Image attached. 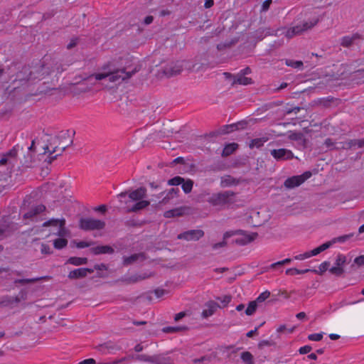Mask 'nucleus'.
<instances>
[{
	"instance_id": "2",
	"label": "nucleus",
	"mask_w": 364,
	"mask_h": 364,
	"mask_svg": "<svg viewBox=\"0 0 364 364\" xmlns=\"http://www.w3.org/2000/svg\"><path fill=\"white\" fill-rule=\"evenodd\" d=\"M65 219H50L43 223L44 227L52 226L54 228V234L59 237L54 240L53 246L55 249L60 250L66 247L68 240L65 238L68 236L69 232L65 227Z\"/></svg>"
},
{
	"instance_id": "30",
	"label": "nucleus",
	"mask_w": 364,
	"mask_h": 364,
	"mask_svg": "<svg viewBox=\"0 0 364 364\" xmlns=\"http://www.w3.org/2000/svg\"><path fill=\"white\" fill-rule=\"evenodd\" d=\"M291 262V259L286 258V259H284L283 260H281V261H279V262H277L271 264L270 266L269 267V268L270 269H274L277 268L279 266H282L284 264H289Z\"/></svg>"
},
{
	"instance_id": "37",
	"label": "nucleus",
	"mask_w": 364,
	"mask_h": 364,
	"mask_svg": "<svg viewBox=\"0 0 364 364\" xmlns=\"http://www.w3.org/2000/svg\"><path fill=\"white\" fill-rule=\"evenodd\" d=\"M40 279H41V278H32V279H14V282L15 284L20 283V284H27V283H31V282H37V281H38Z\"/></svg>"
},
{
	"instance_id": "60",
	"label": "nucleus",
	"mask_w": 364,
	"mask_h": 364,
	"mask_svg": "<svg viewBox=\"0 0 364 364\" xmlns=\"http://www.w3.org/2000/svg\"><path fill=\"white\" fill-rule=\"evenodd\" d=\"M153 20H154L153 17L151 16H149L145 18L144 23L148 25V24L151 23Z\"/></svg>"
},
{
	"instance_id": "39",
	"label": "nucleus",
	"mask_w": 364,
	"mask_h": 364,
	"mask_svg": "<svg viewBox=\"0 0 364 364\" xmlns=\"http://www.w3.org/2000/svg\"><path fill=\"white\" fill-rule=\"evenodd\" d=\"M182 328L178 326H168L164 327L162 331L164 333H173L181 330Z\"/></svg>"
},
{
	"instance_id": "26",
	"label": "nucleus",
	"mask_w": 364,
	"mask_h": 364,
	"mask_svg": "<svg viewBox=\"0 0 364 364\" xmlns=\"http://www.w3.org/2000/svg\"><path fill=\"white\" fill-rule=\"evenodd\" d=\"M310 269H298L296 268H289L286 269L285 273L287 275H296V274H305L308 272H309Z\"/></svg>"
},
{
	"instance_id": "11",
	"label": "nucleus",
	"mask_w": 364,
	"mask_h": 364,
	"mask_svg": "<svg viewBox=\"0 0 364 364\" xmlns=\"http://www.w3.org/2000/svg\"><path fill=\"white\" fill-rule=\"evenodd\" d=\"M137 358L139 360L149 362L154 364H172V361L171 360L169 357H166L165 355H154L149 356L146 355H138Z\"/></svg>"
},
{
	"instance_id": "14",
	"label": "nucleus",
	"mask_w": 364,
	"mask_h": 364,
	"mask_svg": "<svg viewBox=\"0 0 364 364\" xmlns=\"http://www.w3.org/2000/svg\"><path fill=\"white\" fill-rule=\"evenodd\" d=\"M218 308L219 305L213 301L205 303L201 313L202 318H207L213 316Z\"/></svg>"
},
{
	"instance_id": "57",
	"label": "nucleus",
	"mask_w": 364,
	"mask_h": 364,
	"mask_svg": "<svg viewBox=\"0 0 364 364\" xmlns=\"http://www.w3.org/2000/svg\"><path fill=\"white\" fill-rule=\"evenodd\" d=\"M57 151L56 147L53 148L52 150L50 149L49 146H46L45 149V154L49 153L50 155L55 153Z\"/></svg>"
},
{
	"instance_id": "12",
	"label": "nucleus",
	"mask_w": 364,
	"mask_h": 364,
	"mask_svg": "<svg viewBox=\"0 0 364 364\" xmlns=\"http://www.w3.org/2000/svg\"><path fill=\"white\" fill-rule=\"evenodd\" d=\"M271 155L277 161L289 160L294 158V154L291 150L287 149H273L270 151Z\"/></svg>"
},
{
	"instance_id": "13",
	"label": "nucleus",
	"mask_w": 364,
	"mask_h": 364,
	"mask_svg": "<svg viewBox=\"0 0 364 364\" xmlns=\"http://www.w3.org/2000/svg\"><path fill=\"white\" fill-rule=\"evenodd\" d=\"M204 235V232L201 230H192L184 232L178 235V239L186 240L187 241L198 240Z\"/></svg>"
},
{
	"instance_id": "5",
	"label": "nucleus",
	"mask_w": 364,
	"mask_h": 364,
	"mask_svg": "<svg viewBox=\"0 0 364 364\" xmlns=\"http://www.w3.org/2000/svg\"><path fill=\"white\" fill-rule=\"evenodd\" d=\"M235 193L227 191L220 193H213L210 196L208 202L213 206L223 208L227 205L234 203Z\"/></svg>"
},
{
	"instance_id": "27",
	"label": "nucleus",
	"mask_w": 364,
	"mask_h": 364,
	"mask_svg": "<svg viewBox=\"0 0 364 364\" xmlns=\"http://www.w3.org/2000/svg\"><path fill=\"white\" fill-rule=\"evenodd\" d=\"M139 258L144 259V255L142 254H134L131 255L130 257H125L124 259V262L125 264H130L132 262L138 260Z\"/></svg>"
},
{
	"instance_id": "56",
	"label": "nucleus",
	"mask_w": 364,
	"mask_h": 364,
	"mask_svg": "<svg viewBox=\"0 0 364 364\" xmlns=\"http://www.w3.org/2000/svg\"><path fill=\"white\" fill-rule=\"evenodd\" d=\"M259 327H255L254 330H251L249 332L247 333V336L250 338L252 337L255 333H256L258 331Z\"/></svg>"
},
{
	"instance_id": "63",
	"label": "nucleus",
	"mask_w": 364,
	"mask_h": 364,
	"mask_svg": "<svg viewBox=\"0 0 364 364\" xmlns=\"http://www.w3.org/2000/svg\"><path fill=\"white\" fill-rule=\"evenodd\" d=\"M97 211H100V212H102V213H104L105 210H106V206L102 205H100L98 206L97 208H96L95 209Z\"/></svg>"
},
{
	"instance_id": "43",
	"label": "nucleus",
	"mask_w": 364,
	"mask_h": 364,
	"mask_svg": "<svg viewBox=\"0 0 364 364\" xmlns=\"http://www.w3.org/2000/svg\"><path fill=\"white\" fill-rule=\"evenodd\" d=\"M353 236V234H352V233L348 234V235H344L340 236L338 238H336V241L339 242H344L346 240L351 238Z\"/></svg>"
},
{
	"instance_id": "8",
	"label": "nucleus",
	"mask_w": 364,
	"mask_h": 364,
	"mask_svg": "<svg viewBox=\"0 0 364 364\" xmlns=\"http://www.w3.org/2000/svg\"><path fill=\"white\" fill-rule=\"evenodd\" d=\"M347 262V257L343 254H338L334 262V264L329 269V272L336 276H341L344 272V267Z\"/></svg>"
},
{
	"instance_id": "9",
	"label": "nucleus",
	"mask_w": 364,
	"mask_h": 364,
	"mask_svg": "<svg viewBox=\"0 0 364 364\" xmlns=\"http://www.w3.org/2000/svg\"><path fill=\"white\" fill-rule=\"evenodd\" d=\"M331 245H332L331 242H325V243L322 244L321 245L314 248L311 251L295 255L294 257V259L296 260H304V259L310 258L313 256H316V255L320 254L321 252H322L323 251L329 248L331 246Z\"/></svg>"
},
{
	"instance_id": "25",
	"label": "nucleus",
	"mask_w": 364,
	"mask_h": 364,
	"mask_svg": "<svg viewBox=\"0 0 364 364\" xmlns=\"http://www.w3.org/2000/svg\"><path fill=\"white\" fill-rule=\"evenodd\" d=\"M20 295L21 298H19L18 296L11 297L6 302L2 301V303H5V305H13L14 304L18 303L21 301V299L24 300L26 299V294H24L23 292L21 291L20 293Z\"/></svg>"
},
{
	"instance_id": "1",
	"label": "nucleus",
	"mask_w": 364,
	"mask_h": 364,
	"mask_svg": "<svg viewBox=\"0 0 364 364\" xmlns=\"http://www.w3.org/2000/svg\"><path fill=\"white\" fill-rule=\"evenodd\" d=\"M132 61V59L129 55L114 59L102 67V73H96L90 76L89 80L92 81L93 79L101 80L107 77L111 82L128 79L136 72V69L132 71L127 70L131 67Z\"/></svg>"
},
{
	"instance_id": "48",
	"label": "nucleus",
	"mask_w": 364,
	"mask_h": 364,
	"mask_svg": "<svg viewBox=\"0 0 364 364\" xmlns=\"http://www.w3.org/2000/svg\"><path fill=\"white\" fill-rule=\"evenodd\" d=\"M166 291L164 289H158L154 291V294L157 298L162 297Z\"/></svg>"
},
{
	"instance_id": "45",
	"label": "nucleus",
	"mask_w": 364,
	"mask_h": 364,
	"mask_svg": "<svg viewBox=\"0 0 364 364\" xmlns=\"http://www.w3.org/2000/svg\"><path fill=\"white\" fill-rule=\"evenodd\" d=\"M311 350V347L309 346H304L299 348V352L300 354H306Z\"/></svg>"
},
{
	"instance_id": "59",
	"label": "nucleus",
	"mask_w": 364,
	"mask_h": 364,
	"mask_svg": "<svg viewBox=\"0 0 364 364\" xmlns=\"http://www.w3.org/2000/svg\"><path fill=\"white\" fill-rule=\"evenodd\" d=\"M9 159L6 156V155L4 154L2 158L0 159V164L1 165H4V164H6L7 162H9Z\"/></svg>"
},
{
	"instance_id": "61",
	"label": "nucleus",
	"mask_w": 364,
	"mask_h": 364,
	"mask_svg": "<svg viewBox=\"0 0 364 364\" xmlns=\"http://www.w3.org/2000/svg\"><path fill=\"white\" fill-rule=\"evenodd\" d=\"M257 33H262L259 36H258V39H259V41L262 40V39L264 38V36H267V35H269V31H267V32L264 34V31H257Z\"/></svg>"
},
{
	"instance_id": "58",
	"label": "nucleus",
	"mask_w": 364,
	"mask_h": 364,
	"mask_svg": "<svg viewBox=\"0 0 364 364\" xmlns=\"http://www.w3.org/2000/svg\"><path fill=\"white\" fill-rule=\"evenodd\" d=\"M184 316H185V313H184V312H180V313H178V314H176L174 319H175V321H179V320H180V319H181L183 317H184Z\"/></svg>"
},
{
	"instance_id": "4",
	"label": "nucleus",
	"mask_w": 364,
	"mask_h": 364,
	"mask_svg": "<svg viewBox=\"0 0 364 364\" xmlns=\"http://www.w3.org/2000/svg\"><path fill=\"white\" fill-rule=\"evenodd\" d=\"M256 233H248L243 230L237 231H228L226 232L223 235V241L222 242L215 243L213 245V249L216 250L219 247H224L226 245L225 240L228 238L235 236L234 242L239 245H245L252 241H253L256 237Z\"/></svg>"
},
{
	"instance_id": "50",
	"label": "nucleus",
	"mask_w": 364,
	"mask_h": 364,
	"mask_svg": "<svg viewBox=\"0 0 364 364\" xmlns=\"http://www.w3.org/2000/svg\"><path fill=\"white\" fill-rule=\"evenodd\" d=\"M78 364H96V362L93 358H88L80 362Z\"/></svg>"
},
{
	"instance_id": "44",
	"label": "nucleus",
	"mask_w": 364,
	"mask_h": 364,
	"mask_svg": "<svg viewBox=\"0 0 364 364\" xmlns=\"http://www.w3.org/2000/svg\"><path fill=\"white\" fill-rule=\"evenodd\" d=\"M354 263L358 266H363L364 265V255H360L354 259Z\"/></svg>"
},
{
	"instance_id": "18",
	"label": "nucleus",
	"mask_w": 364,
	"mask_h": 364,
	"mask_svg": "<svg viewBox=\"0 0 364 364\" xmlns=\"http://www.w3.org/2000/svg\"><path fill=\"white\" fill-rule=\"evenodd\" d=\"M269 140V138L267 136H262L260 138H257L251 140L250 143V147L251 149L252 148H259L264 145L265 142H267Z\"/></svg>"
},
{
	"instance_id": "38",
	"label": "nucleus",
	"mask_w": 364,
	"mask_h": 364,
	"mask_svg": "<svg viewBox=\"0 0 364 364\" xmlns=\"http://www.w3.org/2000/svg\"><path fill=\"white\" fill-rule=\"evenodd\" d=\"M221 183L223 186H229L235 183V180L228 176L227 178H223Z\"/></svg>"
},
{
	"instance_id": "54",
	"label": "nucleus",
	"mask_w": 364,
	"mask_h": 364,
	"mask_svg": "<svg viewBox=\"0 0 364 364\" xmlns=\"http://www.w3.org/2000/svg\"><path fill=\"white\" fill-rule=\"evenodd\" d=\"M213 0H205L204 6L206 9H209L213 6Z\"/></svg>"
},
{
	"instance_id": "42",
	"label": "nucleus",
	"mask_w": 364,
	"mask_h": 364,
	"mask_svg": "<svg viewBox=\"0 0 364 364\" xmlns=\"http://www.w3.org/2000/svg\"><path fill=\"white\" fill-rule=\"evenodd\" d=\"M41 252L42 254H44V255H50L52 252L50 246L46 244L41 245Z\"/></svg>"
},
{
	"instance_id": "17",
	"label": "nucleus",
	"mask_w": 364,
	"mask_h": 364,
	"mask_svg": "<svg viewBox=\"0 0 364 364\" xmlns=\"http://www.w3.org/2000/svg\"><path fill=\"white\" fill-rule=\"evenodd\" d=\"M358 38H359L358 34H353L350 36H346L341 38V43L344 47H348V46H351Z\"/></svg>"
},
{
	"instance_id": "10",
	"label": "nucleus",
	"mask_w": 364,
	"mask_h": 364,
	"mask_svg": "<svg viewBox=\"0 0 364 364\" xmlns=\"http://www.w3.org/2000/svg\"><path fill=\"white\" fill-rule=\"evenodd\" d=\"M311 176V173L306 171L300 176H294L287 178L284 182V186L287 188H293L300 186L306 180L309 178Z\"/></svg>"
},
{
	"instance_id": "33",
	"label": "nucleus",
	"mask_w": 364,
	"mask_h": 364,
	"mask_svg": "<svg viewBox=\"0 0 364 364\" xmlns=\"http://www.w3.org/2000/svg\"><path fill=\"white\" fill-rule=\"evenodd\" d=\"M183 182V178L180 176H176L168 181L169 186H178Z\"/></svg>"
},
{
	"instance_id": "36",
	"label": "nucleus",
	"mask_w": 364,
	"mask_h": 364,
	"mask_svg": "<svg viewBox=\"0 0 364 364\" xmlns=\"http://www.w3.org/2000/svg\"><path fill=\"white\" fill-rule=\"evenodd\" d=\"M323 333H312L308 336V338L313 341H319L323 338Z\"/></svg>"
},
{
	"instance_id": "49",
	"label": "nucleus",
	"mask_w": 364,
	"mask_h": 364,
	"mask_svg": "<svg viewBox=\"0 0 364 364\" xmlns=\"http://www.w3.org/2000/svg\"><path fill=\"white\" fill-rule=\"evenodd\" d=\"M77 38L71 39L70 43L68 44V48L71 49L75 47L77 44Z\"/></svg>"
},
{
	"instance_id": "31",
	"label": "nucleus",
	"mask_w": 364,
	"mask_h": 364,
	"mask_svg": "<svg viewBox=\"0 0 364 364\" xmlns=\"http://www.w3.org/2000/svg\"><path fill=\"white\" fill-rule=\"evenodd\" d=\"M286 65L294 68H301L303 65V63L301 61H294L292 60H287Z\"/></svg>"
},
{
	"instance_id": "6",
	"label": "nucleus",
	"mask_w": 364,
	"mask_h": 364,
	"mask_svg": "<svg viewBox=\"0 0 364 364\" xmlns=\"http://www.w3.org/2000/svg\"><path fill=\"white\" fill-rule=\"evenodd\" d=\"M318 19H314L313 21L311 22H305L302 23V25H297L292 28H290L284 33L285 36L288 38H292L295 35H298L301 33L303 31H306L311 28H312L314 26H315Z\"/></svg>"
},
{
	"instance_id": "29",
	"label": "nucleus",
	"mask_w": 364,
	"mask_h": 364,
	"mask_svg": "<svg viewBox=\"0 0 364 364\" xmlns=\"http://www.w3.org/2000/svg\"><path fill=\"white\" fill-rule=\"evenodd\" d=\"M182 184V189L186 193H188L191 191L193 188V183L191 180L188 179L186 181H183Z\"/></svg>"
},
{
	"instance_id": "15",
	"label": "nucleus",
	"mask_w": 364,
	"mask_h": 364,
	"mask_svg": "<svg viewBox=\"0 0 364 364\" xmlns=\"http://www.w3.org/2000/svg\"><path fill=\"white\" fill-rule=\"evenodd\" d=\"M92 270L87 268H79L70 272L68 277L70 279L82 278L87 276V274L92 272Z\"/></svg>"
},
{
	"instance_id": "20",
	"label": "nucleus",
	"mask_w": 364,
	"mask_h": 364,
	"mask_svg": "<svg viewBox=\"0 0 364 364\" xmlns=\"http://www.w3.org/2000/svg\"><path fill=\"white\" fill-rule=\"evenodd\" d=\"M233 84H240L243 85H247L252 83V79L245 75H237L234 77V80L232 82Z\"/></svg>"
},
{
	"instance_id": "40",
	"label": "nucleus",
	"mask_w": 364,
	"mask_h": 364,
	"mask_svg": "<svg viewBox=\"0 0 364 364\" xmlns=\"http://www.w3.org/2000/svg\"><path fill=\"white\" fill-rule=\"evenodd\" d=\"M362 76V78L361 79H359L358 80V83H360V82H364V69L363 70H356L353 73V77H358L359 76Z\"/></svg>"
},
{
	"instance_id": "3",
	"label": "nucleus",
	"mask_w": 364,
	"mask_h": 364,
	"mask_svg": "<svg viewBox=\"0 0 364 364\" xmlns=\"http://www.w3.org/2000/svg\"><path fill=\"white\" fill-rule=\"evenodd\" d=\"M146 194V190L144 188H139L129 193V200L124 201L126 208L128 212H136L146 208L150 202L144 200Z\"/></svg>"
},
{
	"instance_id": "53",
	"label": "nucleus",
	"mask_w": 364,
	"mask_h": 364,
	"mask_svg": "<svg viewBox=\"0 0 364 364\" xmlns=\"http://www.w3.org/2000/svg\"><path fill=\"white\" fill-rule=\"evenodd\" d=\"M353 144L360 148L364 147V139L356 140Z\"/></svg>"
},
{
	"instance_id": "32",
	"label": "nucleus",
	"mask_w": 364,
	"mask_h": 364,
	"mask_svg": "<svg viewBox=\"0 0 364 364\" xmlns=\"http://www.w3.org/2000/svg\"><path fill=\"white\" fill-rule=\"evenodd\" d=\"M270 296V292L269 291H264L263 292H262L259 296L257 298V299L255 300V301L257 303H262L263 301H264L267 299H268Z\"/></svg>"
},
{
	"instance_id": "7",
	"label": "nucleus",
	"mask_w": 364,
	"mask_h": 364,
	"mask_svg": "<svg viewBox=\"0 0 364 364\" xmlns=\"http://www.w3.org/2000/svg\"><path fill=\"white\" fill-rule=\"evenodd\" d=\"M80 228L85 230H101L104 228V221L94 218H82L80 221Z\"/></svg>"
},
{
	"instance_id": "21",
	"label": "nucleus",
	"mask_w": 364,
	"mask_h": 364,
	"mask_svg": "<svg viewBox=\"0 0 364 364\" xmlns=\"http://www.w3.org/2000/svg\"><path fill=\"white\" fill-rule=\"evenodd\" d=\"M238 145L236 143H230L227 144L223 151V156H229L233 153L237 148Z\"/></svg>"
},
{
	"instance_id": "46",
	"label": "nucleus",
	"mask_w": 364,
	"mask_h": 364,
	"mask_svg": "<svg viewBox=\"0 0 364 364\" xmlns=\"http://www.w3.org/2000/svg\"><path fill=\"white\" fill-rule=\"evenodd\" d=\"M178 188H172L168 193L167 196L164 198L163 200H166V198H171L173 196H176L177 193L178 192Z\"/></svg>"
},
{
	"instance_id": "55",
	"label": "nucleus",
	"mask_w": 364,
	"mask_h": 364,
	"mask_svg": "<svg viewBox=\"0 0 364 364\" xmlns=\"http://www.w3.org/2000/svg\"><path fill=\"white\" fill-rule=\"evenodd\" d=\"M89 246H90V243L86 242H80L77 245V247L79 248H84V247H89Z\"/></svg>"
},
{
	"instance_id": "23",
	"label": "nucleus",
	"mask_w": 364,
	"mask_h": 364,
	"mask_svg": "<svg viewBox=\"0 0 364 364\" xmlns=\"http://www.w3.org/2000/svg\"><path fill=\"white\" fill-rule=\"evenodd\" d=\"M240 358L245 364H254L253 355L248 351L242 352Z\"/></svg>"
},
{
	"instance_id": "64",
	"label": "nucleus",
	"mask_w": 364,
	"mask_h": 364,
	"mask_svg": "<svg viewBox=\"0 0 364 364\" xmlns=\"http://www.w3.org/2000/svg\"><path fill=\"white\" fill-rule=\"evenodd\" d=\"M329 338L331 339V340H338L339 338H340V336L338 335V334H336V333H331L329 335Z\"/></svg>"
},
{
	"instance_id": "47",
	"label": "nucleus",
	"mask_w": 364,
	"mask_h": 364,
	"mask_svg": "<svg viewBox=\"0 0 364 364\" xmlns=\"http://www.w3.org/2000/svg\"><path fill=\"white\" fill-rule=\"evenodd\" d=\"M129 360V358L128 357H124V358H122L121 359H118V360H114L113 362H112V364H119V363H124L126 361H128ZM98 364H111V363H98Z\"/></svg>"
},
{
	"instance_id": "16",
	"label": "nucleus",
	"mask_w": 364,
	"mask_h": 364,
	"mask_svg": "<svg viewBox=\"0 0 364 364\" xmlns=\"http://www.w3.org/2000/svg\"><path fill=\"white\" fill-rule=\"evenodd\" d=\"M45 210L46 207L43 205H38L33 208L29 212L26 213L23 215V218L25 219L30 218L33 220L36 215L43 213Z\"/></svg>"
},
{
	"instance_id": "51",
	"label": "nucleus",
	"mask_w": 364,
	"mask_h": 364,
	"mask_svg": "<svg viewBox=\"0 0 364 364\" xmlns=\"http://www.w3.org/2000/svg\"><path fill=\"white\" fill-rule=\"evenodd\" d=\"M235 127H236V125H235V124L228 125L224 129L223 132L224 133L231 132L234 130Z\"/></svg>"
},
{
	"instance_id": "62",
	"label": "nucleus",
	"mask_w": 364,
	"mask_h": 364,
	"mask_svg": "<svg viewBox=\"0 0 364 364\" xmlns=\"http://www.w3.org/2000/svg\"><path fill=\"white\" fill-rule=\"evenodd\" d=\"M296 317L298 319H303L306 317V314L304 312H299L296 315Z\"/></svg>"
},
{
	"instance_id": "35",
	"label": "nucleus",
	"mask_w": 364,
	"mask_h": 364,
	"mask_svg": "<svg viewBox=\"0 0 364 364\" xmlns=\"http://www.w3.org/2000/svg\"><path fill=\"white\" fill-rule=\"evenodd\" d=\"M18 154V149L16 147H14L9 151H8L5 155L10 161L11 159H14Z\"/></svg>"
},
{
	"instance_id": "34",
	"label": "nucleus",
	"mask_w": 364,
	"mask_h": 364,
	"mask_svg": "<svg viewBox=\"0 0 364 364\" xmlns=\"http://www.w3.org/2000/svg\"><path fill=\"white\" fill-rule=\"evenodd\" d=\"M180 215H181V210L179 209L171 210L164 213V216L166 218H171Z\"/></svg>"
},
{
	"instance_id": "19",
	"label": "nucleus",
	"mask_w": 364,
	"mask_h": 364,
	"mask_svg": "<svg viewBox=\"0 0 364 364\" xmlns=\"http://www.w3.org/2000/svg\"><path fill=\"white\" fill-rule=\"evenodd\" d=\"M92 251L95 255H100V254L112 253L113 252V249L109 246L104 245V246H97V247H93L92 249Z\"/></svg>"
},
{
	"instance_id": "22",
	"label": "nucleus",
	"mask_w": 364,
	"mask_h": 364,
	"mask_svg": "<svg viewBox=\"0 0 364 364\" xmlns=\"http://www.w3.org/2000/svg\"><path fill=\"white\" fill-rule=\"evenodd\" d=\"M68 262L71 264L79 266L87 264V259L85 257H73L69 258Z\"/></svg>"
},
{
	"instance_id": "41",
	"label": "nucleus",
	"mask_w": 364,
	"mask_h": 364,
	"mask_svg": "<svg viewBox=\"0 0 364 364\" xmlns=\"http://www.w3.org/2000/svg\"><path fill=\"white\" fill-rule=\"evenodd\" d=\"M183 63H179L177 65H176V68L171 69V70L169 72L170 75H176L178 74L183 69Z\"/></svg>"
},
{
	"instance_id": "52",
	"label": "nucleus",
	"mask_w": 364,
	"mask_h": 364,
	"mask_svg": "<svg viewBox=\"0 0 364 364\" xmlns=\"http://www.w3.org/2000/svg\"><path fill=\"white\" fill-rule=\"evenodd\" d=\"M272 0H266L262 4V11H267L269 9Z\"/></svg>"
},
{
	"instance_id": "24",
	"label": "nucleus",
	"mask_w": 364,
	"mask_h": 364,
	"mask_svg": "<svg viewBox=\"0 0 364 364\" xmlns=\"http://www.w3.org/2000/svg\"><path fill=\"white\" fill-rule=\"evenodd\" d=\"M330 267V262L328 261L323 262L321 263L318 266V269L317 270H311L312 272L318 274H323L326 270H329Z\"/></svg>"
},
{
	"instance_id": "28",
	"label": "nucleus",
	"mask_w": 364,
	"mask_h": 364,
	"mask_svg": "<svg viewBox=\"0 0 364 364\" xmlns=\"http://www.w3.org/2000/svg\"><path fill=\"white\" fill-rule=\"evenodd\" d=\"M257 307V305L255 301L250 302L246 309L245 314L248 316L252 315L255 312Z\"/></svg>"
}]
</instances>
